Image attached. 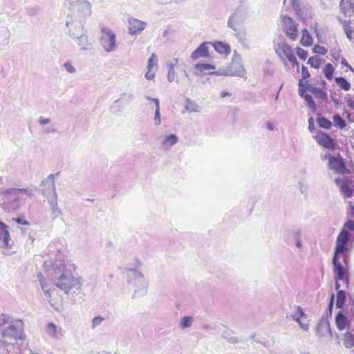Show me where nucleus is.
Returning <instances> with one entry per match:
<instances>
[{
    "label": "nucleus",
    "instance_id": "obj_1",
    "mask_svg": "<svg viewBox=\"0 0 354 354\" xmlns=\"http://www.w3.org/2000/svg\"><path fill=\"white\" fill-rule=\"evenodd\" d=\"M354 241V221L348 220L338 234L333 258V272L335 274V289L340 288L339 281L346 279L348 281V269L347 252L349 250L348 242Z\"/></svg>",
    "mask_w": 354,
    "mask_h": 354
},
{
    "label": "nucleus",
    "instance_id": "obj_2",
    "mask_svg": "<svg viewBox=\"0 0 354 354\" xmlns=\"http://www.w3.org/2000/svg\"><path fill=\"white\" fill-rule=\"evenodd\" d=\"M55 279L54 285L66 294H78L82 287V279L72 275L76 267L74 264L64 260H55L52 265Z\"/></svg>",
    "mask_w": 354,
    "mask_h": 354
},
{
    "label": "nucleus",
    "instance_id": "obj_3",
    "mask_svg": "<svg viewBox=\"0 0 354 354\" xmlns=\"http://www.w3.org/2000/svg\"><path fill=\"white\" fill-rule=\"evenodd\" d=\"M275 53L284 64L289 62L293 67L299 66L295 50L288 43H279L275 48Z\"/></svg>",
    "mask_w": 354,
    "mask_h": 354
},
{
    "label": "nucleus",
    "instance_id": "obj_4",
    "mask_svg": "<svg viewBox=\"0 0 354 354\" xmlns=\"http://www.w3.org/2000/svg\"><path fill=\"white\" fill-rule=\"evenodd\" d=\"M324 159L328 160V167L335 173L338 174H349L351 171L347 168L342 156L339 153L337 156H325Z\"/></svg>",
    "mask_w": 354,
    "mask_h": 354
},
{
    "label": "nucleus",
    "instance_id": "obj_5",
    "mask_svg": "<svg viewBox=\"0 0 354 354\" xmlns=\"http://www.w3.org/2000/svg\"><path fill=\"white\" fill-rule=\"evenodd\" d=\"M100 41L107 52L113 51L116 48L115 35L109 28L102 27Z\"/></svg>",
    "mask_w": 354,
    "mask_h": 354
},
{
    "label": "nucleus",
    "instance_id": "obj_6",
    "mask_svg": "<svg viewBox=\"0 0 354 354\" xmlns=\"http://www.w3.org/2000/svg\"><path fill=\"white\" fill-rule=\"evenodd\" d=\"M23 195L28 197H32L33 196V191L31 189H8L3 192H0V196L3 199L10 200L15 202L21 198H23Z\"/></svg>",
    "mask_w": 354,
    "mask_h": 354
},
{
    "label": "nucleus",
    "instance_id": "obj_7",
    "mask_svg": "<svg viewBox=\"0 0 354 354\" xmlns=\"http://www.w3.org/2000/svg\"><path fill=\"white\" fill-rule=\"evenodd\" d=\"M281 22L286 35L291 41H295L298 36V29L293 19L288 16H283Z\"/></svg>",
    "mask_w": 354,
    "mask_h": 354
},
{
    "label": "nucleus",
    "instance_id": "obj_8",
    "mask_svg": "<svg viewBox=\"0 0 354 354\" xmlns=\"http://www.w3.org/2000/svg\"><path fill=\"white\" fill-rule=\"evenodd\" d=\"M335 184L338 186L342 195L345 198H351L354 194V183L348 178H336Z\"/></svg>",
    "mask_w": 354,
    "mask_h": 354
},
{
    "label": "nucleus",
    "instance_id": "obj_9",
    "mask_svg": "<svg viewBox=\"0 0 354 354\" xmlns=\"http://www.w3.org/2000/svg\"><path fill=\"white\" fill-rule=\"evenodd\" d=\"M315 138L320 146L328 149H335V144L328 133L319 131L315 135Z\"/></svg>",
    "mask_w": 354,
    "mask_h": 354
},
{
    "label": "nucleus",
    "instance_id": "obj_10",
    "mask_svg": "<svg viewBox=\"0 0 354 354\" xmlns=\"http://www.w3.org/2000/svg\"><path fill=\"white\" fill-rule=\"evenodd\" d=\"M10 241L8 226L2 221H0V247L4 249L10 248Z\"/></svg>",
    "mask_w": 354,
    "mask_h": 354
},
{
    "label": "nucleus",
    "instance_id": "obj_11",
    "mask_svg": "<svg viewBox=\"0 0 354 354\" xmlns=\"http://www.w3.org/2000/svg\"><path fill=\"white\" fill-rule=\"evenodd\" d=\"M292 317L303 330H307L308 329L309 321L300 306L296 307V311L292 315Z\"/></svg>",
    "mask_w": 354,
    "mask_h": 354
},
{
    "label": "nucleus",
    "instance_id": "obj_12",
    "mask_svg": "<svg viewBox=\"0 0 354 354\" xmlns=\"http://www.w3.org/2000/svg\"><path fill=\"white\" fill-rule=\"evenodd\" d=\"M209 56L208 43H202L191 54L192 59H198L201 57H208Z\"/></svg>",
    "mask_w": 354,
    "mask_h": 354
},
{
    "label": "nucleus",
    "instance_id": "obj_13",
    "mask_svg": "<svg viewBox=\"0 0 354 354\" xmlns=\"http://www.w3.org/2000/svg\"><path fill=\"white\" fill-rule=\"evenodd\" d=\"M146 24L137 19H130L129 20V30L131 35H136L142 32Z\"/></svg>",
    "mask_w": 354,
    "mask_h": 354
},
{
    "label": "nucleus",
    "instance_id": "obj_14",
    "mask_svg": "<svg viewBox=\"0 0 354 354\" xmlns=\"http://www.w3.org/2000/svg\"><path fill=\"white\" fill-rule=\"evenodd\" d=\"M76 11L80 15H90L91 14V5L87 1H77L76 3Z\"/></svg>",
    "mask_w": 354,
    "mask_h": 354
},
{
    "label": "nucleus",
    "instance_id": "obj_15",
    "mask_svg": "<svg viewBox=\"0 0 354 354\" xmlns=\"http://www.w3.org/2000/svg\"><path fill=\"white\" fill-rule=\"evenodd\" d=\"M306 91L304 88V82H303L302 80H299V95L304 98V100L307 102L308 105L311 109H315V103L313 100L311 95L306 93Z\"/></svg>",
    "mask_w": 354,
    "mask_h": 354
},
{
    "label": "nucleus",
    "instance_id": "obj_16",
    "mask_svg": "<svg viewBox=\"0 0 354 354\" xmlns=\"http://www.w3.org/2000/svg\"><path fill=\"white\" fill-rule=\"evenodd\" d=\"M335 322L339 330H344L348 325L349 322L346 315L342 312H339L335 319Z\"/></svg>",
    "mask_w": 354,
    "mask_h": 354
},
{
    "label": "nucleus",
    "instance_id": "obj_17",
    "mask_svg": "<svg viewBox=\"0 0 354 354\" xmlns=\"http://www.w3.org/2000/svg\"><path fill=\"white\" fill-rule=\"evenodd\" d=\"M215 50L220 54L230 55L231 53V48L229 44L222 41H215L212 44Z\"/></svg>",
    "mask_w": 354,
    "mask_h": 354
},
{
    "label": "nucleus",
    "instance_id": "obj_18",
    "mask_svg": "<svg viewBox=\"0 0 354 354\" xmlns=\"http://www.w3.org/2000/svg\"><path fill=\"white\" fill-rule=\"evenodd\" d=\"M215 66L211 64H196L194 66L196 74H202L205 71H210L209 74H216V72L211 71L215 70Z\"/></svg>",
    "mask_w": 354,
    "mask_h": 354
},
{
    "label": "nucleus",
    "instance_id": "obj_19",
    "mask_svg": "<svg viewBox=\"0 0 354 354\" xmlns=\"http://www.w3.org/2000/svg\"><path fill=\"white\" fill-rule=\"evenodd\" d=\"M304 88L306 91L310 92L315 97L325 99L326 98V93L321 88L313 86L308 84H304Z\"/></svg>",
    "mask_w": 354,
    "mask_h": 354
},
{
    "label": "nucleus",
    "instance_id": "obj_20",
    "mask_svg": "<svg viewBox=\"0 0 354 354\" xmlns=\"http://www.w3.org/2000/svg\"><path fill=\"white\" fill-rule=\"evenodd\" d=\"M300 44L305 47L311 46L313 44V37L306 28L302 30V36L300 39Z\"/></svg>",
    "mask_w": 354,
    "mask_h": 354
},
{
    "label": "nucleus",
    "instance_id": "obj_21",
    "mask_svg": "<svg viewBox=\"0 0 354 354\" xmlns=\"http://www.w3.org/2000/svg\"><path fill=\"white\" fill-rule=\"evenodd\" d=\"M39 281L41 286L42 289L44 290L46 296L48 299V301L51 304L52 306H55L56 304H61L62 301V298L59 297L57 299H54L52 298L51 293L48 290H44L45 288V281L44 279H39Z\"/></svg>",
    "mask_w": 354,
    "mask_h": 354
},
{
    "label": "nucleus",
    "instance_id": "obj_22",
    "mask_svg": "<svg viewBox=\"0 0 354 354\" xmlns=\"http://www.w3.org/2000/svg\"><path fill=\"white\" fill-rule=\"evenodd\" d=\"M316 333L319 336L324 335L326 333H330V324L328 322L323 321L319 322L316 328Z\"/></svg>",
    "mask_w": 354,
    "mask_h": 354
},
{
    "label": "nucleus",
    "instance_id": "obj_23",
    "mask_svg": "<svg viewBox=\"0 0 354 354\" xmlns=\"http://www.w3.org/2000/svg\"><path fill=\"white\" fill-rule=\"evenodd\" d=\"M339 6L341 12L344 15H346L348 13H352L353 12V5L350 2L341 0Z\"/></svg>",
    "mask_w": 354,
    "mask_h": 354
},
{
    "label": "nucleus",
    "instance_id": "obj_24",
    "mask_svg": "<svg viewBox=\"0 0 354 354\" xmlns=\"http://www.w3.org/2000/svg\"><path fill=\"white\" fill-rule=\"evenodd\" d=\"M337 301H336V307L337 308H343L345 304L346 300V294L344 290H337Z\"/></svg>",
    "mask_w": 354,
    "mask_h": 354
},
{
    "label": "nucleus",
    "instance_id": "obj_25",
    "mask_svg": "<svg viewBox=\"0 0 354 354\" xmlns=\"http://www.w3.org/2000/svg\"><path fill=\"white\" fill-rule=\"evenodd\" d=\"M340 23L342 24L344 31L346 35L347 38L349 39H352V34L353 32V30L351 27V21L340 20Z\"/></svg>",
    "mask_w": 354,
    "mask_h": 354
},
{
    "label": "nucleus",
    "instance_id": "obj_26",
    "mask_svg": "<svg viewBox=\"0 0 354 354\" xmlns=\"http://www.w3.org/2000/svg\"><path fill=\"white\" fill-rule=\"evenodd\" d=\"M317 123L319 127L326 129H329L332 127L331 122L323 116H318L317 118Z\"/></svg>",
    "mask_w": 354,
    "mask_h": 354
},
{
    "label": "nucleus",
    "instance_id": "obj_27",
    "mask_svg": "<svg viewBox=\"0 0 354 354\" xmlns=\"http://www.w3.org/2000/svg\"><path fill=\"white\" fill-rule=\"evenodd\" d=\"M344 345L345 347L351 348L354 346V335L348 332L344 335Z\"/></svg>",
    "mask_w": 354,
    "mask_h": 354
},
{
    "label": "nucleus",
    "instance_id": "obj_28",
    "mask_svg": "<svg viewBox=\"0 0 354 354\" xmlns=\"http://www.w3.org/2000/svg\"><path fill=\"white\" fill-rule=\"evenodd\" d=\"M335 82L342 89L346 91H348L351 88L350 83L344 77H336Z\"/></svg>",
    "mask_w": 354,
    "mask_h": 354
},
{
    "label": "nucleus",
    "instance_id": "obj_29",
    "mask_svg": "<svg viewBox=\"0 0 354 354\" xmlns=\"http://www.w3.org/2000/svg\"><path fill=\"white\" fill-rule=\"evenodd\" d=\"M334 67L333 66L328 63L323 68V73L326 79L330 80L333 78V75L334 73Z\"/></svg>",
    "mask_w": 354,
    "mask_h": 354
},
{
    "label": "nucleus",
    "instance_id": "obj_30",
    "mask_svg": "<svg viewBox=\"0 0 354 354\" xmlns=\"http://www.w3.org/2000/svg\"><path fill=\"white\" fill-rule=\"evenodd\" d=\"M178 141V138L174 134H171L165 137L164 141L162 142L163 146L165 147H171L175 145Z\"/></svg>",
    "mask_w": 354,
    "mask_h": 354
},
{
    "label": "nucleus",
    "instance_id": "obj_31",
    "mask_svg": "<svg viewBox=\"0 0 354 354\" xmlns=\"http://www.w3.org/2000/svg\"><path fill=\"white\" fill-rule=\"evenodd\" d=\"M333 120L335 125L340 129H343L346 127L345 120L338 114L335 115L333 117Z\"/></svg>",
    "mask_w": 354,
    "mask_h": 354
},
{
    "label": "nucleus",
    "instance_id": "obj_32",
    "mask_svg": "<svg viewBox=\"0 0 354 354\" xmlns=\"http://www.w3.org/2000/svg\"><path fill=\"white\" fill-rule=\"evenodd\" d=\"M151 101L154 102L156 104V112H155V117H154V122L156 125H159L160 124V106H159V101L158 99H151Z\"/></svg>",
    "mask_w": 354,
    "mask_h": 354
},
{
    "label": "nucleus",
    "instance_id": "obj_33",
    "mask_svg": "<svg viewBox=\"0 0 354 354\" xmlns=\"http://www.w3.org/2000/svg\"><path fill=\"white\" fill-rule=\"evenodd\" d=\"M308 64L313 68H319L321 66V59L317 57H311L308 58Z\"/></svg>",
    "mask_w": 354,
    "mask_h": 354
},
{
    "label": "nucleus",
    "instance_id": "obj_34",
    "mask_svg": "<svg viewBox=\"0 0 354 354\" xmlns=\"http://www.w3.org/2000/svg\"><path fill=\"white\" fill-rule=\"evenodd\" d=\"M158 59L155 54H152L149 57L147 66V69H153L157 68Z\"/></svg>",
    "mask_w": 354,
    "mask_h": 354
},
{
    "label": "nucleus",
    "instance_id": "obj_35",
    "mask_svg": "<svg viewBox=\"0 0 354 354\" xmlns=\"http://www.w3.org/2000/svg\"><path fill=\"white\" fill-rule=\"evenodd\" d=\"M313 51L316 53L321 55H325L328 53V50L324 46L316 44L314 46L313 48Z\"/></svg>",
    "mask_w": 354,
    "mask_h": 354
},
{
    "label": "nucleus",
    "instance_id": "obj_36",
    "mask_svg": "<svg viewBox=\"0 0 354 354\" xmlns=\"http://www.w3.org/2000/svg\"><path fill=\"white\" fill-rule=\"evenodd\" d=\"M46 331L49 335L55 336L57 334V327L53 323H48L46 326Z\"/></svg>",
    "mask_w": 354,
    "mask_h": 354
},
{
    "label": "nucleus",
    "instance_id": "obj_37",
    "mask_svg": "<svg viewBox=\"0 0 354 354\" xmlns=\"http://www.w3.org/2000/svg\"><path fill=\"white\" fill-rule=\"evenodd\" d=\"M295 50H296V53H297L298 57L301 59H303V60L306 59L308 55V53L306 50H305L304 49H303L300 47L296 48Z\"/></svg>",
    "mask_w": 354,
    "mask_h": 354
},
{
    "label": "nucleus",
    "instance_id": "obj_38",
    "mask_svg": "<svg viewBox=\"0 0 354 354\" xmlns=\"http://www.w3.org/2000/svg\"><path fill=\"white\" fill-rule=\"evenodd\" d=\"M192 322V318L191 317H185L181 321V327L185 328L190 326Z\"/></svg>",
    "mask_w": 354,
    "mask_h": 354
},
{
    "label": "nucleus",
    "instance_id": "obj_39",
    "mask_svg": "<svg viewBox=\"0 0 354 354\" xmlns=\"http://www.w3.org/2000/svg\"><path fill=\"white\" fill-rule=\"evenodd\" d=\"M301 76H302V81L307 80L308 77H310V74L307 68V67L303 66L301 68Z\"/></svg>",
    "mask_w": 354,
    "mask_h": 354
},
{
    "label": "nucleus",
    "instance_id": "obj_40",
    "mask_svg": "<svg viewBox=\"0 0 354 354\" xmlns=\"http://www.w3.org/2000/svg\"><path fill=\"white\" fill-rule=\"evenodd\" d=\"M145 76L146 79L149 80H152L154 79L155 77L154 71L152 69H147Z\"/></svg>",
    "mask_w": 354,
    "mask_h": 354
},
{
    "label": "nucleus",
    "instance_id": "obj_41",
    "mask_svg": "<svg viewBox=\"0 0 354 354\" xmlns=\"http://www.w3.org/2000/svg\"><path fill=\"white\" fill-rule=\"evenodd\" d=\"M104 320L103 317H95L92 320V326L95 328L98 326L102 321Z\"/></svg>",
    "mask_w": 354,
    "mask_h": 354
},
{
    "label": "nucleus",
    "instance_id": "obj_42",
    "mask_svg": "<svg viewBox=\"0 0 354 354\" xmlns=\"http://www.w3.org/2000/svg\"><path fill=\"white\" fill-rule=\"evenodd\" d=\"M64 67L68 73H73L75 72V68L72 66L71 62H66L64 64Z\"/></svg>",
    "mask_w": 354,
    "mask_h": 354
},
{
    "label": "nucleus",
    "instance_id": "obj_43",
    "mask_svg": "<svg viewBox=\"0 0 354 354\" xmlns=\"http://www.w3.org/2000/svg\"><path fill=\"white\" fill-rule=\"evenodd\" d=\"M175 77V71L174 68H170L168 73V80L169 82H172Z\"/></svg>",
    "mask_w": 354,
    "mask_h": 354
},
{
    "label": "nucleus",
    "instance_id": "obj_44",
    "mask_svg": "<svg viewBox=\"0 0 354 354\" xmlns=\"http://www.w3.org/2000/svg\"><path fill=\"white\" fill-rule=\"evenodd\" d=\"M349 209L348 213L354 217V205L351 202L348 203Z\"/></svg>",
    "mask_w": 354,
    "mask_h": 354
},
{
    "label": "nucleus",
    "instance_id": "obj_45",
    "mask_svg": "<svg viewBox=\"0 0 354 354\" xmlns=\"http://www.w3.org/2000/svg\"><path fill=\"white\" fill-rule=\"evenodd\" d=\"M15 221L18 223V224H20V225H29V223L27 221H25L22 218H17L15 220Z\"/></svg>",
    "mask_w": 354,
    "mask_h": 354
},
{
    "label": "nucleus",
    "instance_id": "obj_46",
    "mask_svg": "<svg viewBox=\"0 0 354 354\" xmlns=\"http://www.w3.org/2000/svg\"><path fill=\"white\" fill-rule=\"evenodd\" d=\"M334 299H335V296L333 294H332L330 296L329 306H328L330 312H331L333 307Z\"/></svg>",
    "mask_w": 354,
    "mask_h": 354
},
{
    "label": "nucleus",
    "instance_id": "obj_47",
    "mask_svg": "<svg viewBox=\"0 0 354 354\" xmlns=\"http://www.w3.org/2000/svg\"><path fill=\"white\" fill-rule=\"evenodd\" d=\"M6 323H8V320L4 317H0V326L1 325H5Z\"/></svg>",
    "mask_w": 354,
    "mask_h": 354
},
{
    "label": "nucleus",
    "instance_id": "obj_48",
    "mask_svg": "<svg viewBox=\"0 0 354 354\" xmlns=\"http://www.w3.org/2000/svg\"><path fill=\"white\" fill-rule=\"evenodd\" d=\"M230 95H231V94H230L229 92H227V91H223V92H221V93H220V96H221L222 98H224V97H227V96H230Z\"/></svg>",
    "mask_w": 354,
    "mask_h": 354
},
{
    "label": "nucleus",
    "instance_id": "obj_49",
    "mask_svg": "<svg viewBox=\"0 0 354 354\" xmlns=\"http://www.w3.org/2000/svg\"><path fill=\"white\" fill-rule=\"evenodd\" d=\"M342 64L343 65H345L346 66L348 67L349 68L352 69V67L348 64V63L347 62V61L345 58H342Z\"/></svg>",
    "mask_w": 354,
    "mask_h": 354
},
{
    "label": "nucleus",
    "instance_id": "obj_50",
    "mask_svg": "<svg viewBox=\"0 0 354 354\" xmlns=\"http://www.w3.org/2000/svg\"><path fill=\"white\" fill-rule=\"evenodd\" d=\"M40 123L41 124H48L49 122V119L48 118H41L40 120H39Z\"/></svg>",
    "mask_w": 354,
    "mask_h": 354
},
{
    "label": "nucleus",
    "instance_id": "obj_51",
    "mask_svg": "<svg viewBox=\"0 0 354 354\" xmlns=\"http://www.w3.org/2000/svg\"><path fill=\"white\" fill-rule=\"evenodd\" d=\"M267 126H268V128L270 130H272L273 129V127H272V124L270 123V122H268L267 124Z\"/></svg>",
    "mask_w": 354,
    "mask_h": 354
},
{
    "label": "nucleus",
    "instance_id": "obj_52",
    "mask_svg": "<svg viewBox=\"0 0 354 354\" xmlns=\"http://www.w3.org/2000/svg\"><path fill=\"white\" fill-rule=\"evenodd\" d=\"M3 337H6V331H4V332L3 333Z\"/></svg>",
    "mask_w": 354,
    "mask_h": 354
},
{
    "label": "nucleus",
    "instance_id": "obj_53",
    "mask_svg": "<svg viewBox=\"0 0 354 354\" xmlns=\"http://www.w3.org/2000/svg\"><path fill=\"white\" fill-rule=\"evenodd\" d=\"M309 122H313V118H310L309 119Z\"/></svg>",
    "mask_w": 354,
    "mask_h": 354
}]
</instances>
